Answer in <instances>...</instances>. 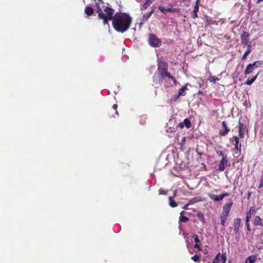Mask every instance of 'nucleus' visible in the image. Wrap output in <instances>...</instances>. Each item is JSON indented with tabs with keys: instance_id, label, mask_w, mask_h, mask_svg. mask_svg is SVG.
Wrapping results in <instances>:
<instances>
[{
	"instance_id": "f257e3e1",
	"label": "nucleus",
	"mask_w": 263,
	"mask_h": 263,
	"mask_svg": "<svg viewBox=\"0 0 263 263\" xmlns=\"http://www.w3.org/2000/svg\"><path fill=\"white\" fill-rule=\"evenodd\" d=\"M132 23V18L129 14L123 13L121 14L116 13L112 20V26L119 32L123 33L130 27Z\"/></svg>"
},
{
	"instance_id": "f03ea898",
	"label": "nucleus",
	"mask_w": 263,
	"mask_h": 263,
	"mask_svg": "<svg viewBox=\"0 0 263 263\" xmlns=\"http://www.w3.org/2000/svg\"><path fill=\"white\" fill-rule=\"evenodd\" d=\"M96 6L97 7V12L98 13V16L99 18L103 20L104 25H108V21H112L114 20L115 10L109 7H105L104 9V11L106 13V15H105L101 9L98 3H96Z\"/></svg>"
},
{
	"instance_id": "7ed1b4c3",
	"label": "nucleus",
	"mask_w": 263,
	"mask_h": 263,
	"mask_svg": "<svg viewBox=\"0 0 263 263\" xmlns=\"http://www.w3.org/2000/svg\"><path fill=\"white\" fill-rule=\"evenodd\" d=\"M168 63L162 58L158 60V72L161 79L164 77L172 78V76L168 72Z\"/></svg>"
},
{
	"instance_id": "20e7f679",
	"label": "nucleus",
	"mask_w": 263,
	"mask_h": 263,
	"mask_svg": "<svg viewBox=\"0 0 263 263\" xmlns=\"http://www.w3.org/2000/svg\"><path fill=\"white\" fill-rule=\"evenodd\" d=\"M263 64L262 61H257L248 65L245 70V74L246 76L252 73L255 68L260 67Z\"/></svg>"
},
{
	"instance_id": "39448f33",
	"label": "nucleus",
	"mask_w": 263,
	"mask_h": 263,
	"mask_svg": "<svg viewBox=\"0 0 263 263\" xmlns=\"http://www.w3.org/2000/svg\"><path fill=\"white\" fill-rule=\"evenodd\" d=\"M148 43L152 47H160L161 45V41L156 35L151 33L148 35Z\"/></svg>"
},
{
	"instance_id": "423d86ee",
	"label": "nucleus",
	"mask_w": 263,
	"mask_h": 263,
	"mask_svg": "<svg viewBox=\"0 0 263 263\" xmlns=\"http://www.w3.org/2000/svg\"><path fill=\"white\" fill-rule=\"evenodd\" d=\"M208 197L214 201H219L222 200L224 197H228L230 195L228 193H224L219 195H216L211 193H208Z\"/></svg>"
},
{
	"instance_id": "0eeeda50",
	"label": "nucleus",
	"mask_w": 263,
	"mask_h": 263,
	"mask_svg": "<svg viewBox=\"0 0 263 263\" xmlns=\"http://www.w3.org/2000/svg\"><path fill=\"white\" fill-rule=\"evenodd\" d=\"M241 43L245 45L251 46V42H250V34L246 31H243L240 36Z\"/></svg>"
},
{
	"instance_id": "6e6552de",
	"label": "nucleus",
	"mask_w": 263,
	"mask_h": 263,
	"mask_svg": "<svg viewBox=\"0 0 263 263\" xmlns=\"http://www.w3.org/2000/svg\"><path fill=\"white\" fill-rule=\"evenodd\" d=\"M232 139L234 142L235 149L237 151V152H235V154H237V153H238L239 154H240L241 153V143H239V138L236 136H234L232 137Z\"/></svg>"
},
{
	"instance_id": "1a4fd4ad",
	"label": "nucleus",
	"mask_w": 263,
	"mask_h": 263,
	"mask_svg": "<svg viewBox=\"0 0 263 263\" xmlns=\"http://www.w3.org/2000/svg\"><path fill=\"white\" fill-rule=\"evenodd\" d=\"M222 129L219 130V134L221 136H225L230 132V129L228 128L227 122L225 121L222 122Z\"/></svg>"
},
{
	"instance_id": "9d476101",
	"label": "nucleus",
	"mask_w": 263,
	"mask_h": 263,
	"mask_svg": "<svg viewBox=\"0 0 263 263\" xmlns=\"http://www.w3.org/2000/svg\"><path fill=\"white\" fill-rule=\"evenodd\" d=\"M117 107V104H114L112 107L108 110V116L109 118H115L116 116H118Z\"/></svg>"
},
{
	"instance_id": "9b49d317",
	"label": "nucleus",
	"mask_w": 263,
	"mask_h": 263,
	"mask_svg": "<svg viewBox=\"0 0 263 263\" xmlns=\"http://www.w3.org/2000/svg\"><path fill=\"white\" fill-rule=\"evenodd\" d=\"M241 227V219L237 218L234 220V234L236 235L239 232V228Z\"/></svg>"
},
{
	"instance_id": "f8f14e48",
	"label": "nucleus",
	"mask_w": 263,
	"mask_h": 263,
	"mask_svg": "<svg viewBox=\"0 0 263 263\" xmlns=\"http://www.w3.org/2000/svg\"><path fill=\"white\" fill-rule=\"evenodd\" d=\"M228 163L227 157H223L222 158L221 160L219 162L218 164V170L220 171H223Z\"/></svg>"
},
{
	"instance_id": "ddd939ff",
	"label": "nucleus",
	"mask_w": 263,
	"mask_h": 263,
	"mask_svg": "<svg viewBox=\"0 0 263 263\" xmlns=\"http://www.w3.org/2000/svg\"><path fill=\"white\" fill-rule=\"evenodd\" d=\"M238 129L239 136L240 138H243L245 136V128L244 125L241 123L240 119L239 120Z\"/></svg>"
},
{
	"instance_id": "4468645a",
	"label": "nucleus",
	"mask_w": 263,
	"mask_h": 263,
	"mask_svg": "<svg viewBox=\"0 0 263 263\" xmlns=\"http://www.w3.org/2000/svg\"><path fill=\"white\" fill-rule=\"evenodd\" d=\"M232 204V202L224 204V206H223V211L221 214L229 216Z\"/></svg>"
},
{
	"instance_id": "2eb2a0df",
	"label": "nucleus",
	"mask_w": 263,
	"mask_h": 263,
	"mask_svg": "<svg viewBox=\"0 0 263 263\" xmlns=\"http://www.w3.org/2000/svg\"><path fill=\"white\" fill-rule=\"evenodd\" d=\"M193 237L194 239V241L195 242V244L194 245V247L195 248L197 249L199 251H201L202 250L201 247L200 245L199 244V243L200 242V241L198 236L197 234H194Z\"/></svg>"
},
{
	"instance_id": "dca6fc26",
	"label": "nucleus",
	"mask_w": 263,
	"mask_h": 263,
	"mask_svg": "<svg viewBox=\"0 0 263 263\" xmlns=\"http://www.w3.org/2000/svg\"><path fill=\"white\" fill-rule=\"evenodd\" d=\"M253 224L254 226H261L263 227V222L262 219L259 216H256L253 220Z\"/></svg>"
},
{
	"instance_id": "f3484780",
	"label": "nucleus",
	"mask_w": 263,
	"mask_h": 263,
	"mask_svg": "<svg viewBox=\"0 0 263 263\" xmlns=\"http://www.w3.org/2000/svg\"><path fill=\"white\" fill-rule=\"evenodd\" d=\"M84 12L88 16H91L94 13V9L90 6H86L85 8Z\"/></svg>"
},
{
	"instance_id": "a211bd4d",
	"label": "nucleus",
	"mask_w": 263,
	"mask_h": 263,
	"mask_svg": "<svg viewBox=\"0 0 263 263\" xmlns=\"http://www.w3.org/2000/svg\"><path fill=\"white\" fill-rule=\"evenodd\" d=\"M259 73H257L255 76L251 78H248L247 80L244 83L245 85H251L257 79Z\"/></svg>"
},
{
	"instance_id": "6ab92c4d",
	"label": "nucleus",
	"mask_w": 263,
	"mask_h": 263,
	"mask_svg": "<svg viewBox=\"0 0 263 263\" xmlns=\"http://www.w3.org/2000/svg\"><path fill=\"white\" fill-rule=\"evenodd\" d=\"M257 260L256 255H251L247 257L245 260V263H255Z\"/></svg>"
},
{
	"instance_id": "aec40b11",
	"label": "nucleus",
	"mask_w": 263,
	"mask_h": 263,
	"mask_svg": "<svg viewBox=\"0 0 263 263\" xmlns=\"http://www.w3.org/2000/svg\"><path fill=\"white\" fill-rule=\"evenodd\" d=\"M158 9L161 12H162L164 13H166V12H174L173 9H172L171 8H165V7L160 6L158 7Z\"/></svg>"
},
{
	"instance_id": "412c9836",
	"label": "nucleus",
	"mask_w": 263,
	"mask_h": 263,
	"mask_svg": "<svg viewBox=\"0 0 263 263\" xmlns=\"http://www.w3.org/2000/svg\"><path fill=\"white\" fill-rule=\"evenodd\" d=\"M189 85V83H186L185 85L183 86L181 88L179 89L178 93L179 96H184L186 94L185 90L187 89V86Z\"/></svg>"
},
{
	"instance_id": "4be33fe9",
	"label": "nucleus",
	"mask_w": 263,
	"mask_h": 263,
	"mask_svg": "<svg viewBox=\"0 0 263 263\" xmlns=\"http://www.w3.org/2000/svg\"><path fill=\"white\" fill-rule=\"evenodd\" d=\"M154 10L153 9H152L151 11L144 14L142 16V21L143 22L147 21L148 19L151 17L152 14L154 13Z\"/></svg>"
},
{
	"instance_id": "5701e85b",
	"label": "nucleus",
	"mask_w": 263,
	"mask_h": 263,
	"mask_svg": "<svg viewBox=\"0 0 263 263\" xmlns=\"http://www.w3.org/2000/svg\"><path fill=\"white\" fill-rule=\"evenodd\" d=\"M168 204L172 208H175L178 205L176 201L171 196L168 197Z\"/></svg>"
},
{
	"instance_id": "b1692460",
	"label": "nucleus",
	"mask_w": 263,
	"mask_h": 263,
	"mask_svg": "<svg viewBox=\"0 0 263 263\" xmlns=\"http://www.w3.org/2000/svg\"><path fill=\"white\" fill-rule=\"evenodd\" d=\"M251 46H247V50L245 51V52L244 53V54H243L242 57V58L241 59L242 60H245L246 59L247 56L249 54V53L251 52Z\"/></svg>"
},
{
	"instance_id": "393cba45",
	"label": "nucleus",
	"mask_w": 263,
	"mask_h": 263,
	"mask_svg": "<svg viewBox=\"0 0 263 263\" xmlns=\"http://www.w3.org/2000/svg\"><path fill=\"white\" fill-rule=\"evenodd\" d=\"M197 216L199 219L202 222L203 224L205 223V220L204 218V215L201 212H198L197 214Z\"/></svg>"
},
{
	"instance_id": "a878e982",
	"label": "nucleus",
	"mask_w": 263,
	"mask_h": 263,
	"mask_svg": "<svg viewBox=\"0 0 263 263\" xmlns=\"http://www.w3.org/2000/svg\"><path fill=\"white\" fill-rule=\"evenodd\" d=\"M200 200L199 199V198L197 197H194L192 199H191L187 203V204H186V205H189L190 204H193L195 203V202L200 201Z\"/></svg>"
},
{
	"instance_id": "bb28decb",
	"label": "nucleus",
	"mask_w": 263,
	"mask_h": 263,
	"mask_svg": "<svg viewBox=\"0 0 263 263\" xmlns=\"http://www.w3.org/2000/svg\"><path fill=\"white\" fill-rule=\"evenodd\" d=\"M184 125L186 126L187 128H189L191 127V123L190 120L186 118L183 120Z\"/></svg>"
},
{
	"instance_id": "cd10ccee",
	"label": "nucleus",
	"mask_w": 263,
	"mask_h": 263,
	"mask_svg": "<svg viewBox=\"0 0 263 263\" xmlns=\"http://www.w3.org/2000/svg\"><path fill=\"white\" fill-rule=\"evenodd\" d=\"M220 256H221V254L220 253H218L215 256V257L213 259V261L212 262H214V263H219V261L220 260Z\"/></svg>"
},
{
	"instance_id": "c85d7f7f",
	"label": "nucleus",
	"mask_w": 263,
	"mask_h": 263,
	"mask_svg": "<svg viewBox=\"0 0 263 263\" xmlns=\"http://www.w3.org/2000/svg\"><path fill=\"white\" fill-rule=\"evenodd\" d=\"M189 220L187 217L182 216L179 217V221L181 222H186Z\"/></svg>"
},
{
	"instance_id": "c756f323",
	"label": "nucleus",
	"mask_w": 263,
	"mask_h": 263,
	"mask_svg": "<svg viewBox=\"0 0 263 263\" xmlns=\"http://www.w3.org/2000/svg\"><path fill=\"white\" fill-rule=\"evenodd\" d=\"M209 80L211 82L215 83L217 81L219 80V79L215 76H211L209 77Z\"/></svg>"
},
{
	"instance_id": "7c9ffc66",
	"label": "nucleus",
	"mask_w": 263,
	"mask_h": 263,
	"mask_svg": "<svg viewBox=\"0 0 263 263\" xmlns=\"http://www.w3.org/2000/svg\"><path fill=\"white\" fill-rule=\"evenodd\" d=\"M200 255L198 254H195L194 256H192L191 257V259L194 261V262H199V258H200Z\"/></svg>"
},
{
	"instance_id": "2f4dec72",
	"label": "nucleus",
	"mask_w": 263,
	"mask_h": 263,
	"mask_svg": "<svg viewBox=\"0 0 263 263\" xmlns=\"http://www.w3.org/2000/svg\"><path fill=\"white\" fill-rule=\"evenodd\" d=\"M222 263H226L227 260V256L226 253H222L220 256Z\"/></svg>"
},
{
	"instance_id": "473e14b6",
	"label": "nucleus",
	"mask_w": 263,
	"mask_h": 263,
	"mask_svg": "<svg viewBox=\"0 0 263 263\" xmlns=\"http://www.w3.org/2000/svg\"><path fill=\"white\" fill-rule=\"evenodd\" d=\"M251 219V212L250 211H247L246 213V221H250Z\"/></svg>"
},
{
	"instance_id": "72a5a7b5",
	"label": "nucleus",
	"mask_w": 263,
	"mask_h": 263,
	"mask_svg": "<svg viewBox=\"0 0 263 263\" xmlns=\"http://www.w3.org/2000/svg\"><path fill=\"white\" fill-rule=\"evenodd\" d=\"M151 4H152L151 3L146 1V2L143 4L142 9H147Z\"/></svg>"
},
{
	"instance_id": "f704fd0d",
	"label": "nucleus",
	"mask_w": 263,
	"mask_h": 263,
	"mask_svg": "<svg viewBox=\"0 0 263 263\" xmlns=\"http://www.w3.org/2000/svg\"><path fill=\"white\" fill-rule=\"evenodd\" d=\"M228 217V215H225L224 214H221V215L220 216V220L226 221L227 220Z\"/></svg>"
},
{
	"instance_id": "c9c22d12",
	"label": "nucleus",
	"mask_w": 263,
	"mask_h": 263,
	"mask_svg": "<svg viewBox=\"0 0 263 263\" xmlns=\"http://www.w3.org/2000/svg\"><path fill=\"white\" fill-rule=\"evenodd\" d=\"M246 225L247 227V229L248 231H251V228L250 226V221H246Z\"/></svg>"
},
{
	"instance_id": "e433bc0d",
	"label": "nucleus",
	"mask_w": 263,
	"mask_h": 263,
	"mask_svg": "<svg viewBox=\"0 0 263 263\" xmlns=\"http://www.w3.org/2000/svg\"><path fill=\"white\" fill-rule=\"evenodd\" d=\"M263 187V171H262V176H261V179H260V184H259V188H260V187Z\"/></svg>"
},
{
	"instance_id": "4c0bfd02",
	"label": "nucleus",
	"mask_w": 263,
	"mask_h": 263,
	"mask_svg": "<svg viewBox=\"0 0 263 263\" xmlns=\"http://www.w3.org/2000/svg\"><path fill=\"white\" fill-rule=\"evenodd\" d=\"M199 10V5H195L194 9H193V12H197Z\"/></svg>"
},
{
	"instance_id": "58836bf2",
	"label": "nucleus",
	"mask_w": 263,
	"mask_h": 263,
	"mask_svg": "<svg viewBox=\"0 0 263 263\" xmlns=\"http://www.w3.org/2000/svg\"><path fill=\"white\" fill-rule=\"evenodd\" d=\"M217 154L220 156H222V158H223V157H227V155H224L223 153V152L222 151H219V152H217Z\"/></svg>"
},
{
	"instance_id": "ea45409f",
	"label": "nucleus",
	"mask_w": 263,
	"mask_h": 263,
	"mask_svg": "<svg viewBox=\"0 0 263 263\" xmlns=\"http://www.w3.org/2000/svg\"><path fill=\"white\" fill-rule=\"evenodd\" d=\"M249 211H250V212H253V213L254 212L255 213L256 212L255 207L254 206H251L250 208V209H249Z\"/></svg>"
},
{
	"instance_id": "a19ab883",
	"label": "nucleus",
	"mask_w": 263,
	"mask_h": 263,
	"mask_svg": "<svg viewBox=\"0 0 263 263\" xmlns=\"http://www.w3.org/2000/svg\"><path fill=\"white\" fill-rule=\"evenodd\" d=\"M192 17L193 19H195L197 17H198L197 12H193Z\"/></svg>"
},
{
	"instance_id": "79ce46f5",
	"label": "nucleus",
	"mask_w": 263,
	"mask_h": 263,
	"mask_svg": "<svg viewBox=\"0 0 263 263\" xmlns=\"http://www.w3.org/2000/svg\"><path fill=\"white\" fill-rule=\"evenodd\" d=\"M180 97V96H179L178 93L176 95H174V101L177 100Z\"/></svg>"
},
{
	"instance_id": "37998d69",
	"label": "nucleus",
	"mask_w": 263,
	"mask_h": 263,
	"mask_svg": "<svg viewBox=\"0 0 263 263\" xmlns=\"http://www.w3.org/2000/svg\"><path fill=\"white\" fill-rule=\"evenodd\" d=\"M168 79H171L173 80V82L174 83V84H176L177 81L175 79V78H174L173 76H172V78H168Z\"/></svg>"
},
{
	"instance_id": "c03bdc74",
	"label": "nucleus",
	"mask_w": 263,
	"mask_h": 263,
	"mask_svg": "<svg viewBox=\"0 0 263 263\" xmlns=\"http://www.w3.org/2000/svg\"><path fill=\"white\" fill-rule=\"evenodd\" d=\"M179 126L180 128H182L184 127V123H183V122H180L179 124Z\"/></svg>"
},
{
	"instance_id": "a18cd8bd",
	"label": "nucleus",
	"mask_w": 263,
	"mask_h": 263,
	"mask_svg": "<svg viewBox=\"0 0 263 263\" xmlns=\"http://www.w3.org/2000/svg\"><path fill=\"white\" fill-rule=\"evenodd\" d=\"M225 222H226V221L221 220L220 224H221V225H222L223 227H224V226H225Z\"/></svg>"
},
{
	"instance_id": "49530a36",
	"label": "nucleus",
	"mask_w": 263,
	"mask_h": 263,
	"mask_svg": "<svg viewBox=\"0 0 263 263\" xmlns=\"http://www.w3.org/2000/svg\"><path fill=\"white\" fill-rule=\"evenodd\" d=\"M200 0H196L195 5H199Z\"/></svg>"
},
{
	"instance_id": "de8ad7c7",
	"label": "nucleus",
	"mask_w": 263,
	"mask_h": 263,
	"mask_svg": "<svg viewBox=\"0 0 263 263\" xmlns=\"http://www.w3.org/2000/svg\"><path fill=\"white\" fill-rule=\"evenodd\" d=\"M202 165L203 166V167L204 168V170H206V165H205L204 163H203V164H202Z\"/></svg>"
},
{
	"instance_id": "09e8293b",
	"label": "nucleus",
	"mask_w": 263,
	"mask_h": 263,
	"mask_svg": "<svg viewBox=\"0 0 263 263\" xmlns=\"http://www.w3.org/2000/svg\"><path fill=\"white\" fill-rule=\"evenodd\" d=\"M154 1V0H146V1L149 2L151 3H152Z\"/></svg>"
},
{
	"instance_id": "8fccbe9b",
	"label": "nucleus",
	"mask_w": 263,
	"mask_h": 263,
	"mask_svg": "<svg viewBox=\"0 0 263 263\" xmlns=\"http://www.w3.org/2000/svg\"><path fill=\"white\" fill-rule=\"evenodd\" d=\"M262 1H263V0H258V1H257V4H259V3H260V2H262Z\"/></svg>"
},
{
	"instance_id": "3c124183",
	"label": "nucleus",
	"mask_w": 263,
	"mask_h": 263,
	"mask_svg": "<svg viewBox=\"0 0 263 263\" xmlns=\"http://www.w3.org/2000/svg\"><path fill=\"white\" fill-rule=\"evenodd\" d=\"M198 93H199V94H202V91L199 90V91H198Z\"/></svg>"
},
{
	"instance_id": "603ef678",
	"label": "nucleus",
	"mask_w": 263,
	"mask_h": 263,
	"mask_svg": "<svg viewBox=\"0 0 263 263\" xmlns=\"http://www.w3.org/2000/svg\"><path fill=\"white\" fill-rule=\"evenodd\" d=\"M187 206H188V205H184V209H187Z\"/></svg>"
},
{
	"instance_id": "864d4df0",
	"label": "nucleus",
	"mask_w": 263,
	"mask_h": 263,
	"mask_svg": "<svg viewBox=\"0 0 263 263\" xmlns=\"http://www.w3.org/2000/svg\"><path fill=\"white\" fill-rule=\"evenodd\" d=\"M99 2L102 3H103V2L102 0H98Z\"/></svg>"
},
{
	"instance_id": "5fc2aeb1",
	"label": "nucleus",
	"mask_w": 263,
	"mask_h": 263,
	"mask_svg": "<svg viewBox=\"0 0 263 263\" xmlns=\"http://www.w3.org/2000/svg\"><path fill=\"white\" fill-rule=\"evenodd\" d=\"M251 194V193L250 192H248V196H249V197L250 196Z\"/></svg>"
},
{
	"instance_id": "6e6d98bb",
	"label": "nucleus",
	"mask_w": 263,
	"mask_h": 263,
	"mask_svg": "<svg viewBox=\"0 0 263 263\" xmlns=\"http://www.w3.org/2000/svg\"><path fill=\"white\" fill-rule=\"evenodd\" d=\"M162 194H165V193H164V191H163V192H162Z\"/></svg>"
},
{
	"instance_id": "4d7b16f0",
	"label": "nucleus",
	"mask_w": 263,
	"mask_h": 263,
	"mask_svg": "<svg viewBox=\"0 0 263 263\" xmlns=\"http://www.w3.org/2000/svg\"><path fill=\"white\" fill-rule=\"evenodd\" d=\"M262 244H263V242H262Z\"/></svg>"
},
{
	"instance_id": "13d9d810",
	"label": "nucleus",
	"mask_w": 263,
	"mask_h": 263,
	"mask_svg": "<svg viewBox=\"0 0 263 263\" xmlns=\"http://www.w3.org/2000/svg\"><path fill=\"white\" fill-rule=\"evenodd\" d=\"M212 263H214V262H212Z\"/></svg>"
}]
</instances>
